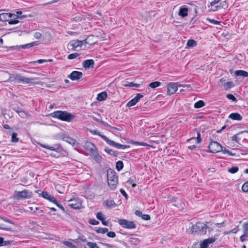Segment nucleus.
Returning <instances> with one entry per match:
<instances>
[{"instance_id":"473e14b6","label":"nucleus","mask_w":248,"mask_h":248,"mask_svg":"<svg viewBox=\"0 0 248 248\" xmlns=\"http://www.w3.org/2000/svg\"><path fill=\"white\" fill-rule=\"evenodd\" d=\"M124 168V163L122 161H118L116 163V169L118 171L121 170Z\"/></svg>"},{"instance_id":"680f3d73","label":"nucleus","mask_w":248,"mask_h":248,"mask_svg":"<svg viewBox=\"0 0 248 248\" xmlns=\"http://www.w3.org/2000/svg\"><path fill=\"white\" fill-rule=\"evenodd\" d=\"M89 223L90 224H92V225H97L99 224V222L94 219H90L89 220Z\"/></svg>"},{"instance_id":"69168bd1","label":"nucleus","mask_w":248,"mask_h":248,"mask_svg":"<svg viewBox=\"0 0 248 248\" xmlns=\"http://www.w3.org/2000/svg\"><path fill=\"white\" fill-rule=\"evenodd\" d=\"M107 236L109 237H110V238H114L116 236V234H115V233L113 232H107Z\"/></svg>"},{"instance_id":"4468645a","label":"nucleus","mask_w":248,"mask_h":248,"mask_svg":"<svg viewBox=\"0 0 248 248\" xmlns=\"http://www.w3.org/2000/svg\"><path fill=\"white\" fill-rule=\"evenodd\" d=\"M91 157L97 163H100L102 161V157L99 155L98 150H96L91 154Z\"/></svg>"},{"instance_id":"7c9ffc66","label":"nucleus","mask_w":248,"mask_h":248,"mask_svg":"<svg viewBox=\"0 0 248 248\" xmlns=\"http://www.w3.org/2000/svg\"><path fill=\"white\" fill-rule=\"evenodd\" d=\"M204 106V102L202 100H199L194 104V107L196 108H199Z\"/></svg>"},{"instance_id":"0eeeda50","label":"nucleus","mask_w":248,"mask_h":248,"mask_svg":"<svg viewBox=\"0 0 248 248\" xmlns=\"http://www.w3.org/2000/svg\"><path fill=\"white\" fill-rule=\"evenodd\" d=\"M209 151L212 153H217L222 150V146L217 141H211L208 146Z\"/></svg>"},{"instance_id":"aec40b11","label":"nucleus","mask_w":248,"mask_h":248,"mask_svg":"<svg viewBox=\"0 0 248 248\" xmlns=\"http://www.w3.org/2000/svg\"><path fill=\"white\" fill-rule=\"evenodd\" d=\"M11 13H1L0 14V21H8L10 18Z\"/></svg>"},{"instance_id":"dca6fc26","label":"nucleus","mask_w":248,"mask_h":248,"mask_svg":"<svg viewBox=\"0 0 248 248\" xmlns=\"http://www.w3.org/2000/svg\"><path fill=\"white\" fill-rule=\"evenodd\" d=\"M39 44V42L38 41H34V42H32L31 43L27 44L25 45H20L18 46V47L23 48V49H25V48H29L31 47L37 46Z\"/></svg>"},{"instance_id":"a211bd4d","label":"nucleus","mask_w":248,"mask_h":248,"mask_svg":"<svg viewBox=\"0 0 248 248\" xmlns=\"http://www.w3.org/2000/svg\"><path fill=\"white\" fill-rule=\"evenodd\" d=\"M40 145L42 147L50 150L51 151H57V150L60 148V146L59 144H55L53 146H48V145H46L45 144H40Z\"/></svg>"},{"instance_id":"f704fd0d","label":"nucleus","mask_w":248,"mask_h":248,"mask_svg":"<svg viewBox=\"0 0 248 248\" xmlns=\"http://www.w3.org/2000/svg\"><path fill=\"white\" fill-rule=\"evenodd\" d=\"M218 235H215L213 237L208 238L207 239H205L207 244H210L214 242L217 239Z\"/></svg>"},{"instance_id":"f8f14e48","label":"nucleus","mask_w":248,"mask_h":248,"mask_svg":"<svg viewBox=\"0 0 248 248\" xmlns=\"http://www.w3.org/2000/svg\"><path fill=\"white\" fill-rule=\"evenodd\" d=\"M84 148L86 150L89 151L90 154L97 149L94 144L91 142H86Z\"/></svg>"},{"instance_id":"e2e57ef3","label":"nucleus","mask_w":248,"mask_h":248,"mask_svg":"<svg viewBox=\"0 0 248 248\" xmlns=\"http://www.w3.org/2000/svg\"><path fill=\"white\" fill-rule=\"evenodd\" d=\"M90 132L93 135H98L100 136L102 138V136H104V135H103L100 133L99 132H98L96 130H91Z\"/></svg>"},{"instance_id":"6ab92c4d","label":"nucleus","mask_w":248,"mask_h":248,"mask_svg":"<svg viewBox=\"0 0 248 248\" xmlns=\"http://www.w3.org/2000/svg\"><path fill=\"white\" fill-rule=\"evenodd\" d=\"M229 118L232 120L237 121H241L242 119L241 115L238 113H232L230 114Z\"/></svg>"},{"instance_id":"1a4fd4ad","label":"nucleus","mask_w":248,"mask_h":248,"mask_svg":"<svg viewBox=\"0 0 248 248\" xmlns=\"http://www.w3.org/2000/svg\"><path fill=\"white\" fill-rule=\"evenodd\" d=\"M20 74H9V77L8 79L5 80V82H13L15 84L19 83Z\"/></svg>"},{"instance_id":"4be33fe9","label":"nucleus","mask_w":248,"mask_h":248,"mask_svg":"<svg viewBox=\"0 0 248 248\" xmlns=\"http://www.w3.org/2000/svg\"><path fill=\"white\" fill-rule=\"evenodd\" d=\"M107 97V93L104 91L98 94L96 99L99 101H102L106 99Z\"/></svg>"},{"instance_id":"603ef678","label":"nucleus","mask_w":248,"mask_h":248,"mask_svg":"<svg viewBox=\"0 0 248 248\" xmlns=\"http://www.w3.org/2000/svg\"><path fill=\"white\" fill-rule=\"evenodd\" d=\"M242 190L243 192H247L248 191V182L245 183L242 186Z\"/></svg>"},{"instance_id":"f3484780","label":"nucleus","mask_w":248,"mask_h":248,"mask_svg":"<svg viewBox=\"0 0 248 248\" xmlns=\"http://www.w3.org/2000/svg\"><path fill=\"white\" fill-rule=\"evenodd\" d=\"M201 225H202V222H197L196 224L193 225L191 228L192 232L198 233L199 234Z\"/></svg>"},{"instance_id":"864d4df0","label":"nucleus","mask_w":248,"mask_h":248,"mask_svg":"<svg viewBox=\"0 0 248 248\" xmlns=\"http://www.w3.org/2000/svg\"><path fill=\"white\" fill-rule=\"evenodd\" d=\"M133 144L136 145H141L143 146H148L149 145L145 142H138V141H134L133 142Z\"/></svg>"},{"instance_id":"09e8293b","label":"nucleus","mask_w":248,"mask_h":248,"mask_svg":"<svg viewBox=\"0 0 248 248\" xmlns=\"http://www.w3.org/2000/svg\"><path fill=\"white\" fill-rule=\"evenodd\" d=\"M243 232L248 233V220L243 224Z\"/></svg>"},{"instance_id":"a19ab883","label":"nucleus","mask_w":248,"mask_h":248,"mask_svg":"<svg viewBox=\"0 0 248 248\" xmlns=\"http://www.w3.org/2000/svg\"><path fill=\"white\" fill-rule=\"evenodd\" d=\"M239 168L237 166H234L228 169V171L232 174L235 173L238 171Z\"/></svg>"},{"instance_id":"5fc2aeb1","label":"nucleus","mask_w":248,"mask_h":248,"mask_svg":"<svg viewBox=\"0 0 248 248\" xmlns=\"http://www.w3.org/2000/svg\"><path fill=\"white\" fill-rule=\"evenodd\" d=\"M63 243L65 246H68L71 248H77V247L75 245L73 244L72 243L69 241H64Z\"/></svg>"},{"instance_id":"bb28decb","label":"nucleus","mask_w":248,"mask_h":248,"mask_svg":"<svg viewBox=\"0 0 248 248\" xmlns=\"http://www.w3.org/2000/svg\"><path fill=\"white\" fill-rule=\"evenodd\" d=\"M86 245L89 248H99L97 246V244L95 243L92 242H87ZM80 248H87L85 245L82 246L81 244Z\"/></svg>"},{"instance_id":"b1692460","label":"nucleus","mask_w":248,"mask_h":248,"mask_svg":"<svg viewBox=\"0 0 248 248\" xmlns=\"http://www.w3.org/2000/svg\"><path fill=\"white\" fill-rule=\"evenodd\" d=\"M235 75L236 76H241L243 77H248V72L241 70H238L235 71Z\"/></svg>"},{"instance_id":"79ce46f5","label":"nucleus","mask_w":248,"mask_h":248,"mask_svg":"<svg viewBox=\"0 0 248 248\" xmlns=\"http://www.w3.org/2000/svg\"><path fill=\"white\" fill-rule=\"evenodd\" d=\"M10 18H13L14 19H16H16H18V18H23L26 17V16H25V15L19 16L15 14H12V13H11V15H10Z\"/></svg>"},{"instance_id":"cd10ccee","label":"nucleus","mask_w":248,"mask_h":248,"mask_svg":"<svg viewBox=\"0 0 248 248\" xmlns=\"http://www.w3.org/2000/svg\"><path fill=\"white\" fill-rule=\"evenodd\" d=\"M207 229H208V227H207V226L205 224L202 223V225H201V228L200 229V231H199V234H206V233L207 232Z\"/></svg>"},{"instance_id":"3c124183","label":"nucleus","mask_w":248,"mask_h":248,"mask_svg":"<svg viewBox=\"0 0 248 248\" xmlns=\"http://www.w3.org/2000/svg\"><path fill=\"white\" fill-rule=\"evenodd\" d=\"M102 139L105 140L106 142L109 144L110 146H111L113 142V141L109 140L108 137H107L106 136H102Z\"/></svg>"},{"instance_id":"de8ad7c7","label":"nucleus","mask_w":248,"mask_h":248,"mask_svg":"<svg viewBox=\"0 0 248 248\" xmlns=\"http://www.w3.org/2000/svg\"><path fill=\"white\" fill-rule=\"evenodd\" d=\"M223 154H227L231 156H236V154L235 153H233L229 150L225 148L224 150L222 149L221 151Z\"/></svg>"},{"instance_id":"338daca9","label":"nucleus","mask_w":248,"mask_h":248,"mask_svg":"<svg viewBox=\"0 0 248 248\" xmlns=\"http://www.w3.org/2000/svg\"><path fill=\"white\" fill-rule=\"evenodd\" d=\"M96 217L100 221L102 220L104 217H103V214L101 212H98L96 214Z\"/></svg>"},{"instance_id":"6e6552de","label":"nucleus","mask_w":248,"mask_h":248,"mask_svg":"<svg viewBox=\"0 0 248 248\" xmlns=\"http://www.w3.org/2000/svg\"><path fill=\"white\" fill-rule=\"evenodd\" d=\"M178 82H171L167 84V93L171 95L174 93L178 90Z\"/></svg>"},{"instance_id":"774afa93","label":"nucleus","mask_w":248,"mask_h":248,"mask_svg":"<svg viewBox=\"0 0 248 248\" xmlns=\"http://www.w3.org/2000/svg\"><path fill=\"white\" fill-rule=\"evenodd\" d=\"M33 36L36 39H39L42 36V34L39 32H35L34 33Z\"/></svg>"},{"instance_id":"2f4dec72","label":"nucleus","mask_w":248,"mask_h":248,"mask_svg":"<svg viewBox=\"0 0 248 248\" xmlns=\"http://www.w3.org/2000/svg\"><path fill=\"white\" fill-rule=\"evenodd\" d=\"M41 195L44 198L47 199V200H48L50 202L51 201L52 197H53V196L50 195L47 192H46V191L42 192Z\"/></svg>"},{"instance_id":"5701e85b","label":"nucleus","mask_w":248,"mask_h":248,"mask_svg":"<svg viewBox=\"0 0 248 248\" xmlns=\"http://www.w3.org/2000/svg\"><path fill=\"white\" fill-rule=\"evenodd\" d=\"M140 84L135 83L133 82H128V81H124V83L123 84V86L125 87H140Z\"/></svg>"},{"instance_id":"412c9836","label":"nucleus","mask_w":248,"mask_h":248,"mask_svg":"<svg viewBox=\"0 0 248 248\" xmlns=\"http://www.w3.org/2000/svg\"><path fill=\"white\" fill-rule=\"evenodd\" d=\"M188 9L186 7H181L179 11V15L182 17H185L188 15Z\"/></svg>"},{"instance_id":"a878e982","label":"nucleus","mask_w":248,"mask_h":248,"mask_svg":"<svg viewBox=\"0 0 248 248\" xmlns=\"http://www.w3.org/2000/svg\"><path fill=\"white\" fill-rule=\"evenodd\" d=\"M13 241H5L3 237H0V247L8 246L13 243Z\"/></svg>"},{"instance_id":"052dcab7","label":"nucleus","mask_w":248,"mask_h":248,"mask_svg":"<svg viewBox=\"0 0 248 248\" xmlns=\"http://www.w3.org/2000/svg\"><path fill=\"white\" fill-rule=\"evenodd\" d=\"M100 122L101 123V124L105 127H109L112 129H116V128H115L114 127L111 126L109 124H108L107 123L105 122L104 121H101Z\"/></svg>"},{"instance_id":"4d7b16f0","label":"nucleus","mask_w":248,"mask_h":248,"mask_svg":"<svg viewBox=\"0 0 248 248\" xmlns=\"http://www.w3.org/2000/svg\"><path fill=\"white\" fill-rule=\"evenodd\" d=\"M219 1L220 0H214L210 3V4L208 5V7H213L214 8L215 6H216V4L219 3Z\"/></svg>"},{"instance_id":"58836bf2","label":"nucleus","mask_w":248,"mask_h":248,"mask_svg":"<svg viewBox=\"0 0 248 248\" xmlns=\"http://www.w3.org/2000/svg\"><path fill=\"white\" fill-rule=\"evenodd\" d=\"M196 140L197 143H200L201 142V141H202V139L201 138V135H200V133H198V134H197V137L196 138H190L189 139H188L187 140V141H190V140Z\"/></svg>"},{"instance_id":"7ed1b4c3","label":"nucleus","mask_w":248,"mask_h":248,"mask_svg":"<svg viewBox=\"0 0 248 248\" xmlns=\"http://www.w3.org/2000/svg\"><path fill=\"white\" fill-rule=\"evenodd\" d=\"M108 184L112 190L116 189L118 184V177L114 170L109 169L107 170Z\"/></svg>"},{"instance_id":"f257e3e1","label":"nucleus","mask_w":248,"mask_h":248,"mask_svg":"<svg viewBox=\"0 0 248 248\" xmlns=\"http://www.w3.org/2000/svg\"><path fill=\"white\" fill-rule=\"evenodd\" d=\"M140 242V240L137 234H129L126 236L125 241H123L122 243L127 248H136Z\"/></svg>"},{"instance_id":"c03bdc74","label":"nucleus","mask_w":248,"mask_h":248,"mask_svg":"<svg viewBox=\"0 0 248 248\" xmlns=\"http://www.w3.org/2000/svg\"><path fill=\"white\" fill-rule=\"evenodd\" d=\"M108 230L107 228H99L96 230V232L98 233H101L104 234L108 232Z\"/></svg>"},{"instance_id":"6e6d98bb","label":"nucleus","mask_w":248,"mask_h":248,"mask_svg":"<svg viewBox=\"0 0 248 248\" xmlns=\"http://www.w3.org/2000/svg\"><path fill=\"white\" fill-rule=\"evenodd\" d=\"M209 245L207 244L206 241L204 240L200 243V248H208Z\"/></svg>"},{"instance_id":"bf43d9fd","label":"nucleus","mask_w":248,"mask_h":248,"mask_svg":"<svg viewBox=\"0 0 248 248\" xmlns=\"http://www.w3.org/2000/svg\"><path fill=\"white\" fill-rule=\"evenodd\" d=\"M226 96L228 99H229V100H231L233 101H235L237 100L236 98L232 94H227Z\"/></svg>"},{"instance_id":"393cba45","label":"nucleus","mask_w":248,"mask_h":248,"mask_svg":"<svg viewBox=\"0 0 248 248\" xmlns=\"http://www.w3.org/2000/svg\"><path fill=\"white\" fill-rule=\"evenodd\" d=\"M226 7V1H223L220 2L219 4L215 6L214 7V8L212 9V10L213 11H217L218 9H220L221 8H225Z\"/></svg>"},{"instance_id":"c9c22d12","label":"nucleus","mask_w":248,"mask_h":248,"mask_svg":"<svg viewBox=\"0 0 248 248\" xmlns=\"http://www.w3.org/2000/svg\"><path fill=\"white\" fill-rule=\"evenodd\" d=\"M233 83L232 81H228L224 84V87L226 90L231 89L233 87Z\"/></svg>"},{"instance_id":"ea45409f","label":"nucleus","mask_w":248,"mask_h":248,"mask_svg":"<svg viewBox=\"0 0 248 248\" xmlns=\"http://www.w3.org/2000/svg\"><path fill=\"white\" fill-rule=\"evenodd\" d=\"M16 111L18 113L19 116L22 118H25L26 117H27L28 115H29L28 112H26L25 111H24L23 110H18V111L16 110Z\"/></svg>"},{"instance_id":"9b49d317","label":"nucleus","mask_w":248,"mask_h":248,"mask_svg":"<svg viewBox=\"0 0 248 248\" xmlns=\"http://www.w3.org/2000/svg\"><path fill=\"white\" fill-rule=\"evenodd\" d=\"M70 203L69 204V206L74 209H78L80 208L81 206V202L78 199L77 200H70L69 201Z\"/></svg>"},{"instance_id":"9d476101","label":"nucleus","mask_w":248,"mask_h":248,"mask_svg":"<svg viewBox=\"0 0 248 248\" xmlns=\"http://www.w3.org/2000/svg\"><path fill=\"white\" fill-rule=\"evenodd\" d=\"M83 76L82 72L74 71L68 76V78L72 80H77L80 79Z\"/></svg>"},{"instance_id":"0e129e2a","label":"nucleus","mask_w":248,"mask_h":248,"mask_svg":"<svg viewBox=\"0 0 248 248\" xmlns=\"http://www.w3.org/2000/svg\"><path fill=\"white\" fill-rule=\"evenodd\" d=\"M207 20H208L210 23L214 24H216V25H219V24H220V22H219V21H218L215 19H211L210 18H208Z\"/></svg>"},{"instance_id":"72a5a7b5","label":"nucleus","mask_w":248,"mask_h":248,"mask_svg":"<svg viewBox=\"0 0 248 248\" xmlns=\"http://www.w3.org/2000/svg\"><path fill=\"white\" fill-rule=\"evenodd\" d=\"M187 46L190 47H192L197 45V42L194 40L189 39L187 42Z\"/></svg>"},{"instance_id":"39448f33","label":"nucleus","mask_w":248,"mask_h":248,"mask_svg":"<svg viewBox=\"0 0 248 248\" xmlns=\"http://www.w3.org/2000/svg\"><path fill=\"white\" fill-rule=\"evenodd\" d=\"M32 193L29 190H24L21 191H15L14 198L17 200L30 199L32 197Z\"/></svg>"},{"instance_id":"37998d69","label":"nucleus","mask_w":248,"mask_h":248,"mask_svg":"<svg viewBox=\"0 0 248 248\" xmlns=\"http://www.w3.org/2000/svg\"><path fill=\"white\" fill-rule=\"evenodd\" d=\"M86 238L84 237V236H81V237H79L77 239H76L74 241L77 243V244H80V241H82L83 242H86Z\"/></svg>"},{"instance_id":"4c0bfd02","label":"nucleus","mask_w":248,"mask_h":248,"mask_svg":"<svg viewBox=\"0 0 248 248\" xmlns=\"http://www.w3.org/2000/svg\"><path fill=\"white\" fill-rule=\"evenodd\" d=\"M161 82H159V81H155V82H151L149 84V86L152 88H155L158 86H159L160 85H161Z\"/></svg>"},{"instance_id":"f03ea898","label":"nucleus","mask_w":248,"mask_h":248,"mask_svg":"<svg viewBox=\"0 0 248 248\" xmlns=\"http://www.w3.org/2000/svg\"><path fill=\"white\" fill-rule=\"evenodd\" d=\"M51 116L54 118L58 119L61 121L70 122L73 120L75 116L66 111L58 110L53 112Z\"/></svg>"},{"instance_id":"8fccbe9b","label":"nucleus","mask_w":248,"mask_h":248,"mask_svg":"<svg viewBox=\"0 0 248 248\" xmlns=\"http://www.w3.org/2000/svg\"><path fill=\"white\" fill-rule=\"evenodd\" d=\"M137 104L136 102L135 101V100H134V98H133L132 99H131V100H130L126 104V106L127 107H132L133 106H134L135 105H136Z\"/></svg>"},{"instance_id":"c85d7f7f","label":"nucleus","mask_w":248,"mask_h":248,"mask_svg":"<svg viewBox=\"0 0 248 248\" xmlns=\"http://www.w3.org/2000/svg\"><path fill=\"white\" fill-rule=\"evenodd\" d=\"M105 205L107 208H110L112 206H115L116 204L113 200H107L105 202Z\"/></svg>"},{"instance_id":"e433bc0d","label":"nucleus","mask_w":248,"mask_h":248,"mask_svg":"<svg viewBox=\"0 0 248 248\" xmlns=\"http://www.w3.org/2000/svg\"><path fill=\"white\" fill-rule=\"evenodd\" d=\"M238 227L239 226H237L236 227H235V228L231 230V231H227V232H224V234H230L231 233H237L239 231V229L238 228Z\"/></svg>"},{"instance_id":"423d86ee","label":"nucleus","mask_w":248,"mask_h":248,"mask_svg":"<svg viewBox=\"0 0 248 248\" xmlns=\"http://www.w3.org/2000/svg\"><path fill=\"white\" fill-rule=\"evenodd\" d=\"M118 223L123 228L128 229H134L136 227V225L134 221H129L124 219H119Z\"/></svg>"},{"instance_id":"13d9d810","label":"nucleus","mask_w":248,"mask_h":248,"mask_svg":"<svg viewBox=\"0 0 248 248\" xmlns=\"http://www.w3.org/2000/svg\"><path fill=\"white\" fill-rule=\"evenodd\" d=\"M143 97V95L141 93L137 94L136 96L134 98V100L137 103L140 99Z\"/></svg>"},{"instance_id":"49530a36","label":"nucleus","mask_w":248,"mask_h":248,"mask_svg":"<svg viewBox=\"0 0 248 248\" xmlns=\"http://www.w3.org/2000/svg\"><path fill=\"white\" fill-rule=\"evenodd\" d=\"M79 56V54L78 53H72L68 56L67 58L69 60H72L77 58Z\"/></svg>"},{"instance_id":"a18cd8bd","label":"nucleus","mask_w":248,"mask_h":248,"mask_svg":"<svg viewBox=\"0 0 248 248\" xmlns=\"http://www.w3.org/2000/svg\"><path fill=\"white\" fill-rule=\"evenodd\" d=\"M19 140V139L17 138V134L16 133H13L12 134L11 141L12 142H17Z\"/></svg>"},{"instance_id":"c756f323","label":"nucleus","mask_w":248,"mask_h":248,"mask_svg":"<svg viewBox=\"0 0 248 248\" xmlns=\"http://www.w3.org/2000/svg\"><path fill=\"white\" fill-rule=\"evenodd\" d=\"M104 151L109 154L110 155L113 156H117L118 155V152L116 151H113L111 149H110L108 148H106L104 150Z\"/></svg>"},{"instance_id":"20e7f679","label":"nucleus","mask_w":248,"mask_h":248,"mask_svg":"<svg viewBox=\"0 0 248 248\" xmlns=\"http://www.w3.org/2000/svg\"><path fill=\"white\" fill-rule=\"evenodd\" d=\"M87 39H86L83 41H79L78 40H72L70 41L68 44V47L69 49H71L73 50H77V48L78 47H81L83 44H90L91 45H94L95 44L94 43H88L87 41Z\"/></svg>"},{"instance_id":"2eb2a0df","label":"nucleus","mask_w":248,"mask_h":248,"mask_svg":"<svg viewBox=\"0 0 248 248\" xmlns=\"http://www.w3.org/2000/svg\"><path fill=\"white\" fill-rule=\"evenodd\" d=\"M94 61L92 59L86 60L82 62L83 67L85 68H93L94 65Z\"/></svg>"},{"instance_id":"ddd939ff","label":"nucleus","mask_w":248,"mask_h":248,"mask_svg":"<svg viewBox=\"0 0 248 248\" xmlns=\"http://www.w3.org/2000/svg\"><path fill=\"white\" fill-rule=\"evenodd\" d=\"M37 79V78H28L20 76L19 83H22L23 84H35L36 83L33 82V80Z\"/></svg>"}]
</instances>
